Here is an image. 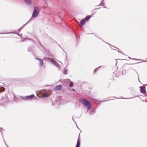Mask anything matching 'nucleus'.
Returning <instances> with one entry per match:
<instances>
[{
	"instance_id": "obj_1",
	"label": "nucleus",
	"mask_w": 147,
	"mask_h": 147,
	"mask_svg": "<svg viewBox=\"0 0 147 147\" xmlns=\"http://www.w3.org/2000/svg\"><path fill=\"white\" fill-rule=\"evenodd\" d=\"M79 101L82 105L85 106L88 110H89V113L90 115H94L95 113V110H94V107H92L91 102L86 99L82 98L79 100Z\"/></svg>"
},
{
	"instance_id": "obj_2",
	"label": "nucleus",
	"mask_w": 147,
	"mask_h": 147,
	"mask_svg": "<svg viewBox=\"0 0 147 147\" xmlns=\"http://www.w3.org/2000/svg\"><path fill=\"white\" fill-rule=\"evenodd\" d=\"M4 94L5 98H4V101L7 102L8 101V99H14L15 97V94L12 91H5Z\"/></svg>"
},
{
	"instance_id": "obj_3",
	"label": "nucleus",
	"mask_w": 147,
	"mask_h": 147,
	"mask_svg": "<svg viewBox=\"0 0 147 147\" xmlns=\"http://www.w3.org/2000/svg\"><path fill=\"white\" fill-rule=\"evenodd\" d=\"M20 98L22 99V100H32L34 99V98H36V97L33 94H32L30 95L25 96H20Z\"/></svg>"
},
{
	"instance_id": "obj_4",
	"label": "nucleus",
	"mask_w": 147,
	"mask_h": 147,
	"mask_svg": "<svg viewBox=\"0 0 147 147\" xmlns=\"http://www.w3.org/2000/svg\"><path fill=\"white\" fill-rule=\"evenodd\" d=\"M39 10H34L31 18L27 23H28L29 22L32 20L33 18H35L38 17L39 14L40 12Z\"/></svg>"
},
{
	"instance_id": "obj_5",
	"label": "nucleus",
	"mask_w": 147,
	"mask_h": 147,
	"mask_svg": "<svg viewBox=\"0 0 147 147\" xmlns=\"http://www.w3.org/2000/svg\"><path fill=\"white\" fill-rule=\"evenodd\" d=\"M42 96L44 98H48L49 96V92L48 90H43L42 91Z\"/></svg>"
},
{
	"instance_id": "obj_6",
	"label": "nucleus",
	"mask_w": 147,
	"mask_h": 147,
	"mask_svg": "<svg viewBox=\"0 0 147 147\" xmlns=\"http://www.w3.org/2000/svg\"><path fill=\"white\" fill-rule=\"evenodd\" d=\"M49 59L50 60V62L51 63H53L57 67H59V65L57 62L56 61H55L53 58H49Z\"/></svg>"
},
{
	"instance_id": "obj_7",
	"label": "nucleus",
	"mask_w": 147,
	"mask_h": 147,
	"mask_svg": "<svg viewBox=\"0 0 147 147\" xmlns=\"http://www.w3.org/2000/svg\"><path fill=\"white\" fill-rule=\"evenodd\" d=\"M140 92L141 93L145 94L146 92V87L144 86H142L140 87Z\"/></svg>"
},
{
	"instance_id": "obj_8",
	"label": "nucleus",
	"mask_w": 147,
	"mask_h": 147,
	"mask_svg": "<svg viewBox=\"0 0 147 147\" xmlns=\"http://www.w3.org/2000/svg\"><path fill=\"white\" fill-rule=\"evenodd\" d=\"M80 134H79L77 141V143L75 147H80Z\"/></svg>"
},
{
	"instance_id": "obj_9",
	"label": "nucleus",
	"mask_w": 147,
	"mask_h": 147,
	"mask_svg": "<svg viewBox=\"0 0 147 147\" xmlns=\"http://www.w3.org/2000/svg\"><path fill=\"white\" fill-rule=\"evenodd\" d=\"M5 98L4 95H3L0 98V105H2L3 102H7V101H4V98Z\"/></svg>"
},
{
	"instance_id": "obj_10",
	"label": "nucleus",
	"mask_w": 147,
	"mask_h": 147,
	"mask_svg": "<svg viewBox=\"0 0 147 147\" xmlns=\"http://www.w3.org/2000/svg\"><path fill=\"white\" fill-rule=\"evenodd\" d=\"M62 86L61 85H58L54 87V89L56 90H59L62 88Z\"/></svg>"
},
{
	"instance_id": "obj_11",
	"label": "nucleus",
	"mask_w": 147,
	"mask_h": 147,
	"mask_svg": "<svg viewBox=\"0 0 147 147\" xmlns=\"http://www.w3.org/2000/svg\"><path fill=\"white\" fill-rule=\"evenodd\" d=\"M18 33V32L16 30L14 32H8L7 33H0V34H17Z\"/></svg>"
},
{
	"instance_id": "obj_12",
	"label": "nucleus",
	"mask_w": 147,
	"mask_h": 147,
	"mask_svg": "<svg viewBox=\"0 0 147 147\" xmlns=\"http://www.w3.org/2000/svg\"><path fill=\"white\" fill-rule=\"evenodd\" d=\"M80 26H82L84 25L86 23V22L84 20V19H82L80 21Z\"/></svg>"
},
{
	"instance_id": "obj_13",
	"label": "nucleus",
	"mask_w": 147,
	"mask_h": 147,
	"mask_svg": "<svg viewBox=\"0 0 147 147\" xmlns=\"http://www.w3.org/2000/svg\"><path fill=\"white\" fill-rule=\"evenodd\" d=\"M91 18V16L89 15L87 16L84 19L86 22H88Z\"/></svg>"
},
{
	"instance_id": "obj_14",
	"label": "nucleus",
	"mask_w": 147,
	"mask_h": 147,
	"mask_svg": "<svg viewBox=\"0 0 147 147\" xmlns=\"http://www.w3.org/2000/svg\"><path fill=\"white\" fill-rule=\"evenodd\" d=\"M23 38L24 39V40H30L33 43H35L34 42L32 39L28 37H27L26 38Z\"/></svg>"
},
{
	"instance_id": "obj_15",
	"label": "nucleus",
	"mask_w": 147,
	"mask_h": 147,
	"mask_svg": "<svg viewBox=\"0 0 147 147\" xmlns=\"http://www.w3.org/2000/svg\"><path fill=\"white\" fill-rule=\"evenodd\" d=\"M25 3L28 5H30L32 3L31 0H24Z\"/></svg>"
},
{
	"instance_id": "obj_16",
	"label": "nucleus",
	"mask_w": 147,
	"mask_h": 147,
	"mask_svg": "<svg viewBox=\"0 0 147 147\" xmlns=\"http://www.w3.org/2000/svg\"><path fill=\"white\" fill-rule=\"evenodd\" d=\"M47 38L52 43H57V42L54 40L52 38L48 37Z\"/></svg>"
},
{
	"instance_id": "obj_17",
	"label": "nucleus",
	"mask_w": 147,
	"mask_h": 147,
	"mask_svg": "<svg viewBox=\"0 0 147 147\" xmlns=\"http://www.w3.org/2000/svg\"><path fill=\"white\" fill-rule=\"evenodd\" d=\"M102 100V101H99L98 100L96 99H93V101H94L96 102H99V103H100V102H105L107 101H109V100Z\"/></svg>"
},
{
	"instance_id": "obj_18",
	"label": "nucleus",
	"mask_w": 147,
	"mask_h": 147,
	"mask_svg": "<svg viewBox=\"0 0 147 147\" xmlns=\"http://www.w3.org/2000/svg\"><path fill=\"white\" fill-rule=\"evenodd\" d=\"M32 47L31 46L29 47L27 49V51L28 52H32Z\"/></svg>"
},
{
	"instance_id": "obj_19",
	"label": "nucleus",
	"mask_w": 147,
	"mask_h": 147,
	"mask_svg": "<svg viewBox=\"0 0 147 147\" xmlns=\"http://www.w3.org/2000/svg\"><path fill=\"white\" fill-rule=\"evenodd\" d=\"M39 61V65H40V67H41L43 66V60L42 59H41V60Z\"/></svg>"
},
{
	"instance_id": "obj_20",
	"label": "nucleus",
	"mask_w": 147,
	"mask_h": 147,
	"mask_svg": "<svg viewBox=\"0 0 147 147\" xmlns=\"http://www.w3.org/2000/svg\"><path fill=\"white\" fill-rule=\"evenodd\" d=\"M37 42H38V44H39L40 45L41 47L44 50H45V47L43 46L42 45V44H41V43H40V40L38 39H37Z\"/></svg>"
},
{
	"instance_id": "obj_21",
	"label": "nucleus",
	"mask_w": 147,
	"mask_h": 147,
	"mask_svg": "<svg viewBox=\"0 0 147 147\" xmlns=\"http://www.w3.org/2000/svg\"><path fill=\"white\" fill-rule=\"evenodd\" d=\"M102 67L101 65H100L98 67L96 68L94 70L93 72L94 73H96L97 71L100 68H101Z\"/></svg>"
},
{
	"instance_id": "obj_22",
	"label": "nucleus",
	"mask_w": 147,
	"mask_h": 147,
	"mask_svg": "<svg viewBox=\"0 0 147 147\" xmlns=\"http://www.w3.org/2000/svg\"><path fill=\"white\" fill-rule=\"evenodd\" d=\"M27 23H26L25 24H24V25H23L19 29H18L17 30L19 32H20V31L22 30V28L24 27V26L27 24Z\"/></svg>"
},
{
	"instance_id": "obj_23",
	"label": "nucleus",
	"mask_w": 147,
	"mask_h": 147,
	"mask_svg": "<svg viewBox=\"0 0 147 147\" xmlns=\"http://www.w3.org/2000/svg\"><path fill=\"white\" fill-rule=\"evenodd\" d=\"M63 74L65 75H67V70L65 68L63 69Z\"/></svg>"
},
{
	"instance_id": "obj_24",
	"label": "nucleus",
	"mask_w": 147,
	"mask_h": 147,
	"mask_svg": "<svg viewBox=\"0 0 147 147\" xmlns=\"http://www.w3.org/2000/svg\"><path fill=\"white\" fill-rule=\"evenodd\" d=\"M139 97V96H138V95H137V96H136L134 97H131V98H123V97H122V98H117V99H119V98H122V99H130V98H133L134 97Z\"/></svg>"
},
{
	"instance_id": "obj_25",
	"label": "nucleus",
	"mask_w": 147,
	"mask_h": 147,
	"mask_svg": "<svg viewBox=\"0 0 147 147\" xmlns=\"http://www.w3.org/2000/svg\"><path fill=\"white\" fill-rule=\"evenodd\" d=\"M5 88L2 87H0V92H3L5 90Z\"/></svg>"
},
{
	"instance_id": "obj_26",
	"label": "nucleus",
	"mask_w": 147,
	"mask_h": 147,
	"mask_svg": "<svg viewBox=\"0 0 147 147\" xmlns=\"http://www.w3.org/2000/svg\"><path fill=\"white\" fill-rule=\"evenodd\" d=\"M74 85V83L72 81H71L69 85V86L70 87H72Z\"/></svg>"
},
{
	"instance_id": "obj_27",
	"label": "nucleus",
	"mask_w": 147,
	"mask_h": 147,
	"mask_svg": "<svg viewBox=\"0 0 147 147\" xmlns=\"http://www.w3.org/2000/svg\"><path fill=\"white\" fill-rule=\"evenodd\" d=\"M126 73V70L125 69H124L122 70L121 72V74L122 75H125Z\"/></svg>"
},
{
	"instance_id": "obj_28",
	"label": "nucleus",
	"mask_w": 147,
	"mask_h": 147,
	"mask_svg": "<svg viewBox=\"0 0 147 147\" xmlns=\"http://www.w3.org/2000/svg\"><path fill=\"white\" fill-rule=\"evenodd\" d=\"M64 81L65 83H67L70 82H71V80L69 79H65Z\"/></svg>"
},
{
	"instance_id": "obj_29",
	"label": "nucleus",
	"mask_w": 147,
	"mask_h": 147,
	"mask_svg": "<svg viewBox=\"0 0 147 147\" xmlns=\"http://www.w3.org/2000/svg\"><path fill=\"white\" fill-rule=\"evenodd\" d=\"M130 59L133 60H140V61L142 60L140 59H135V58H131Z\"/></svg>"
},
{
	"instance_id": "obj_30",
	"label": "nucleus",
	"mask_w": 147,
	"mask_h": 147,
	"mask_svg": "<svg viewBox=\"0 0 147 147\" xmlns=\"http://www.w3.org/2000/svg\"><path fill=\"white\" fill-rule=\"evenodd\" d=\"M18 36H20V38L21 39L23 38H22L21 36H22V34H21V35L20 34V33H18V34H17Z\"/></svg>"
},
{
	"instance_id": "obj_31",
	"label": "nucleus",
	"mask_w": 147,
	"mask_h": 147,
	"mask_svg": "<svg viewBox=\"0 0 147 147\" xmlns=\"http://www.w3.org/2000/svg\"><path fill=\"white\" fill-rule=\"evenodd\" d=\"M40 8L39 6H35L34 7V9H39Z\"/></svg>"
},
{
	"instance_id": "obj_32",
	"label": "nucleus",
	"mask_w": 147,
	"mask_h": 147,
	"mask_svg": "<svg viewBox=\"0 0 147 147\" xmlns=\"http://www.w3.org/2000/svg\"><path fill=\"white\" fill-rule=\"evenodd\" d=\"M98 105H96L95 107H94V110L96 111V109L98 108Z\"/></svg>"
},
{
	"instance_id": "obj_33",
	"label": "nucleus",
	"mask_w": 147,
	"mask_h": 147,
	"mask_svg": "<svg viewBox=\"0 0 147 147\" xmlns=\"http://www.w3.org/2000/svg\"><path fill=\"white\" fill-rule=\"evenodd\" d=\"M35 58L37 60L39 61L41 60V59L38 58V57H36Z\"/></svg>"
},
{
	"instance_id": "obj_34",
	"label": "nucleus",
	"mask_w": 147,
	"mask_h": 147,
	"mask_svg": "<svg viewBox=\"0 0 147 147\" xmlns=\"http://www.w3.org/2000/svg\"><path fill=\"white\" fill-rule=\"evenodd\" d=\"M120 76V74L118 75L117 74H115V76L116 77H118Z\"/></svg>"
},
{
	"instance_id": "obj_35",
	"label": "nucleus",
	"mask_w": 147,
	"mask_h": 147,
	"mask_svg": "<svg viewBox=\"0 0 147 147\" xmlns=\"http://www.w3.org/2000/svg\"><path fill=\"white\" fill-rule=\"evenodd\" d=\"M94 35L96 37H97V38H98V39H100V40H102V41H103V40H102L99 37H98L96 35Z\"/></svg>"
},
{
	"instance_id": "obj_36",
	"label": "nucleus",
	"mask_w": 147,
	"mask_h": 147,
	"mask_svg": "<svg viewBox=\"0 0 147 147\" xmlns=\"http://www.w3.org/2000/svg\"><path fill=\"white\" fill-rule=\"evenodd\" d=\"M103 42L106 43H107V44L109 45V46H113V45H111L109 43H107L106 42H105L104 41H103Z\"/></svg>"
},
{
	"instance_id": "obj_37",
	"label": "nucleus",
	"mask_w": 147,
	"mask_h": 147,
	"mask_svg": "<svg viewBox=\"0 0 147 147\" xmlns=\"http://www.w3.org/2000/svg\"><path fill=\"white\" fill-rule=\"evenodd\" d=\"M94 13H92V14H91L90 15H89V16H91V18L94 15Z\"/></svg>"
},
{
	"instance_id": "obj_38",
	"label": "nucleus",
	"mask_w": 147,
	"mask_h": 147,
	"mask_svg": "<svg viewBox=\"0 0 147 147\" xmlns=\"http://www.w3.org/2000/svg\"><path fill=\"white\" fill-rule=\"evenodd\" d=\"M2 129L3 130H4V129H3V128H2V129H0V132H1V135H2V131H1V130Z\"/></svg>"
},
{
	"instance_id": "obj_39",
	"label": "nucleus",
	"mask_w": 147,
	"mask_h": 147,
	"mask_svg": "<svg viewBox=\"0 0 147 147\" xmlns=\"http://www.w3.org/2000/svg\"><path fill=\"white\" fill-rule=\"evenodd\" d=\"M118 52H119V53H122V54H123V55H124L123 53L121 51H119L118 50Z\"/></svg>"
},
{
	"instance_id": "obj_40",
	"label": "nucleus",
	"mask_w": 147,
	"mask_h": 147,
	"mask_svg": "<svg viewBox=\"0 0 147 147\" xmlns=\"http://www.w3.org/2000/svg\"><path fill=\"white\" fill-rule=\"evenodd\" d=\"M0 85L2 86H4L5 85V84L3 83H1V84Z\"/></svg>"
},
{
	"instance_id": "obj_41",
	"label": "nucleus",
	"mask_w": 147,
	"mask_h": 147,
	"mask_svg": "<svg viewBox=\"0 0 147 147\" xmlns=\"http://www.w3.org/2000/svg\"><path fill=\"white\" fill-rule=\"evenodd\" d=\"M112 47H113L115 48H116L117 49H118V50H119V49L117 47H116L114 46H112Z\"/></svg>"
},
{
	"instance_id": "obj_42",
	"label": "nucleus",
	"mask_w": 147,
	"mask_h": 147,
	"mask_svg": "<svg viewBox=\"0 0 147 147\" xmlns=\"http://www.w3.org/2000/svg\"><path fill=\"white\" fill-rule=\"evenodd\" d=\"M37 75H35L34 77H32V78H33V77H34V78H37Z\"/></svg>"
},
{
	"instance_id": "obj_43",
	"label": "nucleus",
	"mask_w": 147,
	"mask_h": 147,
	"mask_svg": "<svg viewBox=\"0 0 147 147\" xmlns=\"http://www.w3.org/2000/svg\"><path fill=\"white\" fill-rule=\"evenodd\" d=\"M144 95L146 96H147V92H146L145 93V94H144Z\"/></svg>"
},
{
	"instance_id": "obj_44",
	"label": "nucleus",
	"mask_w": 147,
	"mask_h": 147,
	"mask_svg": "<svg viewBox=\"0 0 147 147\" xmlns=\"http://www.w3.org/2000/svg\"><path fill=\"white\" fill-rule=\"evenodd\" d=\"M72 119H73V120L74 122V123H76V122L74 120V118L73 117H72Z\"/></svg>"
},
{
	"instance_id": "obj_45",
	"label": "nucleus",
	"mask_w": 147,
	"mask_h": 147,
	"mask_svg": "<svg viewBox=\"0 0 147 147\" xmlns=\"http://www.w3.org/2000/svg\"><path fill=\"white\" fill-rule=\"evenodd\" d=\"M25 40H24V39H23V40H22V41H21V42H25Z\"/></svg>"
},
{
	"instance_id": "obj_46",
	"label": "nucleus",
	"mask_w": 147,
	"mask_h": 147,
	"mask_svg": "<svg viewBox=\"0 0 147 147\" xmlns=\"http://www.w3.org/2000/svg\"><path fill=\"white\" fill-rule=\"evenodd\" d=\"M134 71H135V72L137 73V75H138V74L137 72V71H135V70H134ZM138 78V80H139V81L140 82V81H139V78Z\"/></svg>"
},
{
	"instance_id": "obj_47",
	"label": "nucleus",
	"mask_w": 147,
	"mask_h": 147,
	"mask_svg": "<svg viewBox=\"0 0 147 147\" xmlns=\"http://www.w3.org/2000/svg\"><path fill=\"white\" fill-rule=\"evenodd\" d=\"M112 49H113V50H115V51H118V50L117 49H112Z\"/></svg>"
},
{
	"instance_id": "obj_48",
	"label": "nucleus",
	"mask_w": 147,
	"mask_h": 147,
	"mask_svg": "<svg viewBox=\"0 0 147 147\" xmlns=\"http://www.w3.org/2000/svg\"><path fill=\"white\" fill-rule=\"evenodd\" d=\"M72 90H73L74 91H75V90L74 89H72Z\"/></svg>"
},
{
	"instance_id": "obj_49",
	"label": "nucleus",
	"mask_w": 147,
	"mask_h": 147,
	"mask_svg": "<svg viewBox=\"0 0 147 147\" xmlns=\"http://www.w3.org/2000/svg\"><path fill=\"white\" fill-rule=\"evenodd\" d=\"M4 142H5V145H6V146L7 145V144H6V143L5 142V141H4Z\"/></svg>"
},
{
	"instance_id": "obj_50",
	"label": "nucleus",
	"mask_w": 147,
	"mask_h": 147,
	"mask_svg": "<svg viewBox=\"0 0 147 147\" xmlns=\"http://www.w3.org/2000/svg\"><path fill=\"white\" fill-rule=\"evenodd\" d=\"M142 62H147V61H146V60L145 61H143Z\"/></svg>"
},
{
	"instance_id": "obj_51",
	"label": "nucleus",
	"mask_w": 147,
	"mask_h": 147,
	"mask_svg": "<svg viewBox=\"0 0 147 147\" xmlns=\"http://www.w3.org/2000/svg\"><path fill=\"white\" fill-rule=\"evenodd\" d=\"M141 62H138L136 63H141Z\"/></svg>"
},
{
	"instance_id": "obj_52",
	"label": "nucleus",
	"mask_w": 147,
	"mask_h": 147,
	"mask_svg": "<svg viewBox=\"0 0 147 147\" xmlns=\"http://www.w3.org/2000/svg\"><path fill=\"white\" fill-rule=\"evenodd\" d=\"M128 58H129V59H131V57H128Z\"/></svg>"
},
{
	"instance_id": "obj_53",
	"label": "nucleus",
	"mask_w": 147,
	"mask_h": 147,
	"mask_svg": "<svg viewBox=\"0 0 147 147\" xmlns=\"http://www.w3.org/2000/svg\"><path fill=\"white\" fill-rule=\"evenodd\" d=\"M76 126H77V128H78V129H79V128H78V127H77V125L76 123Z\"/></svg>"
},
{
	"instance_id": "obj_54",
	"label": "nucleus",
	"mask_w": 147,
	"mask_h": 147,
	"mask_svg": "<svg viewBox=\"0 0 147 147\" xmlns=\"http://www.w3.org/2000/svg\"><path fill=\"white\" fill-rule=\"evenodd\" d=\"M94 10H93V11H91V12H92V13L93 12V11H94Z\"/></svg>"
},
{
	"instance_id": "obj_55",
	"label": "nucleus",
	"mask_w": 147,
	"mask_h": 147,
	"mask_svg": "<svg viewBox=\"0 0 147 147\" xmlns=\"http://www.w3.org/2000/svg\"><path fill=\"white\" fill-rule=\"evenodd\" d=\"M6 147H9L7 145V146H6Z\"/></svg>"
},
{
	"instance_id": "obj_56",
	"label": "nucleus",
	"mask_w": 147,
	"mask_h": 147,
	"mask_svg": "<svg viewBox=\"0 0 147 147\" xmlns=\"http://www.w3.org/2000/svg\"><path fill=\"white\" fill-rule=\"evenodd\" d=\"M0 129H2V128L1 127H0Z\"/></svg>"
},
{
	"instance_id": "obj_57",
	"label": "nucleus",
	"mask_w": 147,
	"mask_h": 147,
	"mask_svg": "<svg viewBox=\"0 0 147 147\" xmlns=\"http://www.w3.org/2000/svg\"><path fill=\"white\" fill-rule=\"evenodd\" d=\"M0 129H2V128L1 127H0Z\"/></svg>"
},
{
	"instance_id": "obj_58",
	"label": "nucleus",
	"mask_w": 147,
	"mask_h": 147,
	"mask_svg": "<svg viewBox=\"0 0 147 147\" xmlns=\"http://www.w3.org/2000/svg\"><path fill=\"white\" fill-rule=\"evenodd\" d=\"M91 34H93V33H91Z\"/></svg>"
},
{
	"instance_id": "obj_59",
	"label": "nucleus",
	"mask_w": 147,
	"mask_h": 147,
	"mask_svg": "<svg viewBox=\"0 0 147 147\" xmlns=\"http://www.w3.org/2000/svg\"><path fill=\"white\" fill-rule=\"evenodd\" d=\"M36 45H37V44H36Z\"/></svg>"
},
{
	"instance_id": "obj_60",
	"label": "nucleus",
	"mask_w": 147,
	"mask_h": 147,
	"mask_svg": "<svg viewBox=\"0 0 147 147\" xmlns=\"http://www.w3.org/2000/svg\"><path fill=\"white\" fill-rule=\"evenodd\" d=\"M1 77V74H0V77Z\"/></svg>"
},
{
	"instance_id": "obj_61",
	"label": "nucleus",
	"mask_w": 147,
	"mask_h": 147,
	"mask_svg": "<svg viewBox=\"0 0 147 147\" xmlns=\"http://www.w3.org/2000/svg\"><path fill=\"white\" fill-rule=\"evenodd\" d=\"M146 60H147V58L146 59Z\"/></svg>"
}]
</instances>
